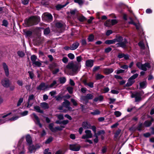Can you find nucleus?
Here are the masks:
<instances>
[{"instance_id": "49", "label": "nucleus", "mask_w": 154, "mask_h": 154, "mask_svg": "<svg viewBox=\"0 0 154 154\" xmlns=\"http://www.w3.org/2000/svg\"><path fill=\"white\" fill-rule=\"evenodd\" d=\"M68 57L71 60L74 59L75 56L72 53H69L68 55Z\"/></svg>"}, {"instance_id": "25", "label": "nucleus", "mask_w": 154, "mask_h": 154, "mask_svg": "<svg viewBox=\"0 0 154 154\" xmlns=\"http://www.w3.org/2000/svg\"><path fill=\"white\" fill-rule=\"evenodd\" d=\"M54 125L53 123H51L49 125V128L50 130L53 132H55L54 128Z\"/></svg>"}, {"instance_id": "24", "label": "nucleus", "mask_w": 154, "mask_h": 154, "mask_svg": "<svg viewBox=\"0 0 154 154\" xmlns=\"http://www.w3.org/2000/svg\"><path fill=\"white\" fill-rule=\"evenodd\" d=\"M67 3H66L64 5H61V4H58L56 6V8L57 10H59L60 9L63 8L64 7L66 6Z\"/></svg>"}, {"instance_id": "23", "label": "nucleus", "mask_w": 154, "mask_h": 154, "mask_svg": "<svg viewBox=\"0 0 154 154\" xmlns=\"http://www.w3.org/2000/svg\"><path fill=\"white\" fill-rule=\"evenodd\" d=\"M116 40H106L105 41V43L106 44H113L115 43Z\"/></svg>"}, {"instance_id": "35", "label": "nucleus", "mask_w": 154, "mask_h": 154, "mask_svg": "<svg viewBox=\"0 0 154 154\" xmlns=\"http://www.w3.org/2000/svg\"><path fill=\"white\" fill-rule=\"evenodd\" d=\"M86 96L88 100L92 99L94 97L93 94H87Z\"/></svg>"}, {"instance_id": "57", "label": "nucleus", "mask_w": 154, "mask_h": 154, "mask_svg": "<svg viewBox=\"0 0 154 154\" xmlns=\"http://www.w3.org/2000/svg\"><path fill=\"white\" fill-rule=\"evenodd\" d=\"M8 25L7 21L5 20H4L2 22V25L5 26H7Z\"/></svg>"}, {"instance_id": "1", "label": "nucleus", "mask_w": 154, "mask_h": 154, "mask_svg": "<svg viewBox=\"0 0 154 154\" xmlns=\"http://www.w3.org/2000/svg\"><path fill=\"white\" fill-rule=\"evenodd\" d=\"M40 18L38 16H32L25 20V23L28 26L36 25L38 23Z\"/></svg>"}, {"instance_id": "50", "label": "nucleus", "mask_w": 154, "mask_h": 154, "mask_svg": "<svg viewBox=\"0 0 154 154\" xmlns=\"http://www.w3.org/2000/svg\"><path fill=\"white\" fill-rule=\"evenodd\" d=\"M105 133V132L103 130H101L99 131H98L97 133H96V135L98 136H99L101 134H104Z\"/></svg>"}, {"instance_id": "38", "label": "nucleus", "mask_w": 154, "mask_h": 154, "mask_svg": "<svg viewBox=\"0 0 154 154\" xmlns=\"http://www.w3.org/2000/svg\"><path fill=\"white\" fill-rule=\"evenodd\" d=\"M23 98L21 97L20 98L18 101L17 104V106H20L21 103L23 102Z\"/></svg>"}, {"instance_id": "32", "label": "nucleus", "mask_w": 154, "mask_h": 154, "mask_svg": "<svg viewBox=\"0 0 154 154\" xmlns=\"http://www.w3.org/2000/svg\"><path fill=\"white\" fill-rule=\"evenodd\" d=\"M78 19L81 22H83L86 20V18L82 16L78 17Z\"/></svg>"}, {"instance_id": "15", "label": "nucleus", "mask_w": 154, "mask_h": 154, "mask_svg": "<svg viewBox=\"0 0 154 154\" xmlns=\"http://www.w3.org/2000/svg\"><path fill=\"white\" fill-rule=\"evenodd\" d=\"M135 82V80L132 79L130 78L128 80L127 83L126 84V87H129L132 85Z\"/></svg>"}, {"instance_id": "11", "label": "nucleus", "mask_w": 154, "mask_h": 154, "mask_svg": "<svg viewBox=\"0 0 154 154\" xmlns=\"http://www.w3.org/2000/svg\"><path fill=\"white\" fill-rule=\"evenodd\" d=\"M94 62V60H87L85 62V65L87 67L91 68L93 66Z\"/></svg>"}, {"instance_id": "14", "label": "nucleus", "mask_w": 154, "mask_h": 154, "mask_svg": "<svg viewBox=\"0 0 154 154\" xmlns=\"http://www.w3.org/2000/svg\"><path fill=\"white\" fill-rule=\"evenodd\" d=\"M32 115L34 116L35 120V123L39 125L40 127H42V125L41 123H40L39 119L38 117L36 115L35 113H33Z\"/></svg>"}, {"instance_id": "2", "label": "nucleus", "mask_w": 154, "mask_h": 154, "mask_svg": "<svg viewBox=\"0 0 154 154\" xmlns=\"http://www.w3.org/2000/svg\"><path fill=\"white\" fill-rule=\"evenodd\" d=\"M114 39L116 40L115 42H118L117 44L118 47L125 48L126 47V44L127 43L126 40L125 38L123 39L121 36H119Z\"/></svg>"}, {"instance_id": "21", "label": "nucleus", "mask_w": 154, "mask_h": 154, "mask_svg": "<svg viewBox=\"0 0 154 154\" xmlns=\"http://www.w3.org/2000/svg\"><path fill=\"white\" fill-rule=\"evenodd\" d=\"M40 106L42 108L45 109H47L49 107L48 104L45 102L41 103Z\"/></svg>"}, {"instance_id": "55", "label": "nucleus", "mask_w": 154, "mask_h": 154, "mask_svg": "<svg viewBox=\"0 0 154 154\" xmlns=\"http://www.w3.org/2000/svg\"><path fill=\"white\" fill-rule=\"evenodd\" d=\"M34 149V147L33 146H30L29 148V150L30 153H32Z\"/></svg>"}, {"instance_id": "37", "label": "nucleus", "mask_w": 154, "mask_h": 154, "mask_svg": "<svg viewBox=\"0 0 154 154\" xmlns=\"http://www.w3.org/2000/svg\"><path fill=\"white\" fill-rule=\"evenodd\" d=\"M37 57L35 55H32L31 57V59L32 62V63L36 61Z\"/></svg>"}, {"instance_id": "63", "label": "nucleus", "mask_w": 154, "mask_h": 154, "mask_svg": "<svg viewBox=\"0 0 154 154\" xmlns=\"http://www.w3.org/2000/svg\"><path fill=\"white\" fill-rule=\"evenodd\" d=\"M71 101L73 103V104L74 106H77V103L76 101L73 99H71Z\"/></svg>"}, {"instance_id": "18", "label": "nucleus", "mask_w": 154, "mask_h": 154, "mask_svg": "<svg viewBox=\"0 0 154 154\" xmlns=\"http://www.w3.org/2000/svg\"><path fill=\"white\" fill-rule=\"evenodd\" d=\"M153 119L152 118L150 121H147L145 122L144 125L146 127L149 126L152 124V122L153 121Z\"/></svg>"}, {"instance_id": "43", "label": "nucleus", "mask_w": 154, "mask_h": 154, "mask_svg": "<svg viewBox=\"0 0 154 154\" xmlns=\"http://www.w3.org/2000/svg\"><path fill=\"white\" fill-rule=\"evenodd\" d=\"M50 32V30L49 28H46L44 30V33L45 35H48Z\"/></svg>"}, {"instance_id": "3", "label": "nucleus", "mask_w": 154, "mask_h": 154, "mask_svg": "<svg viewBox=\"0 0 154 154\" xmlns=\"http://www.w3.org/2000/svg\"><path fill=\"white\" fill-rule=\"evenodd\" d=\"M81 67V65L80 63H69L66 67L68 69H72L73 72H75L78 69L80 68Z\"/></svg>"}, {"instance_id": "29", "label": "nucleus", "mask_w": 154, "mask_h": 154, "mask_svg": "<svg viewBox=\"0 0 154 154\" xmlns=\"http://www.w3.org/2000/svg\"><path fill=\"white\" fill-rule=\"evenodd\" d=\"M110 20H106L104 23V25L107 27H109L111 26Z\"/></svg>"}, {"instance_id": "12", "label": "nucleus", "mask_w": 154, "mask_h": 154, "mask_svg": "<svg viewBox=\"0 0 154 154\" xmlns=\"http://www.w3.org/2000/svg\"><path fill=\"white\" fill-rule=\"evenodd\" d=\"M82 126L85 129L91 128V124L87 122H83Z\"/></svg>"}, {"instance_id": "7", "label": "nucleus", "mask_w": 154, "mask_h": 154, "mask_svg": "<svg viewBox=\"0 0 154 154\" xmlns=\"http://www.w3.org/2000/svg\"><path fill=\"white\" fill-rule=\"evenodd\" d=\"M37 89L38 90H45L48 89V85L45 84L44 83H42L37 88Z\"/></svg>"}, {"instance_id": "58", "label": "nucleus", "mask_w": 154, "mask_h": 154, "mask_svg": "<svg viewBox=\"0 0 154 154\" xmlns=\"http://www.w3.org/2000/svg\"><path fill=\"white\" fill-rule=\"evenodd\" d=\"M94 132V134H96V128L95 126H91V128Z\"/></svg>"}, {"instance_id": "33", "label": "nucleus", "mask_w": 154, "mask_h": 154, "mask_svg": "<svg viewBox=\"0 0 154 154\" xmlns=\"http://www.w3.org/2000/svg\"><path fill=\"white\" fill-rule=\"evenodd\" d=\"M57 84L56 81H54L50 85H48L49 89L53 88Z\"/></svg>"}, {"instance_id": "13", "label": "nucleus", "mask_w": 154, "mask_h": 154, "mask_svg": "<svg viewBox=\"0 0 154 154\" xmlns=\"http://www.w3.org/2000/svg\"><path fill=\"white\" fill-rule=\"evenodd\" d=\"M3 69L5 71V74L7 76L9 75V70L7 65L5 63H3L2 64Z\"/></svg>"}, {"instance_id": "54", "label": "nucleus", "mask_w": 154, "mask_h": 154, "mask_svg": "<svg viewBox=\"0 0 154 154\" xmlns=\"http://www.w3.org/2000/svg\"><path fill=\"white\" fill-rule=\"evenodd\" d=\"M138 74H135L132 75L130 78L134 80V79L137 77Z\"/></svg>"}, {"instance_id": "51", "label": "nucleus", "mask_w": 154, "mask_h": 154, "mask_svg": "<svg viewBox=\"0 0 154 154\" xmlns=\"http://www.w3.org/2000/svg\"><path fill=\"white\" fill-rule=\"evenodd\" d=\"M93 83L92 82H90L88 83H87L86 82H85V85H88V86H89L90 88H93Z\"/></svg>"}, {"instance_id": "30", "label": "nucleus", "mask_w": 154, "mask_h": 154, "mask_svg": "<svg viewBox=\"0 0 154 154\" xmlns=\"http://www.w3.org/2000/svg\"><path fill=\"white\" fill-rule=\"evenodd\" d=\"M146 81L141 82L140 83V87L142 88H146Z\"/></svg>"}, {"instance_id": "8", "label": "nucleus", "mask_w": 154, "mask_h": 154, "mask_svg": "<svg viewBox=\"0 0 154 154\" xmlns=\"http://www.w3.org/2000/svg\"><path fill=\"white\" fill-rule=\"evenodd\" d=\"M80 146L77 144H71L69 146V148L70 150L75 151H77L79 150Z\"/></svg>"}, {"instance_id": "26", "label": "nucleus", "mask_w": 154, "mask_h": 154, "mask_svg": "<svg viewBox=\"0 0 154 154\" xmlns=\"http://www.w3.org/2000/svg\"><path fill=\"white\" fill-rule=\"evenodd\" d=\"M113 71V69L112 68L106 69H105L104 72L107 74H109L112 73Z\"/></svg>"}, {"instance_id": "22", "label": "nucleus", "mask_w": 154, "mask_h": 154, "mask_svg": "<svg viewBox=\"0 0 154 154\" xmlns=\"http://www.w3.org/2000/svg\"><path fill=\"white\" fill-rule=\"evenodd\" d=\"M103 98V97L102 95H100L98 97L95 98L94 99V101L95 102H97L98 101H101Z\"/></svg>"}, {"instance_id": "5", "label": "nucleus", "mask_w": 154, "mask_h": 154, "mask_svg": "<svg viewBox=\"0 0 154 154\" xmlns=\"http://www.w3.org/2000/svg\"><path fill=\"white\" fill-rule=\"evenodd\" d=\"M42 19L44 20L51 22L52 21L53 17L51 14L48 13H44L42 16Z\"/></svg>"}, {"instance_id": "46", "label": "nucleus", "mask_w": 154, "mask_h": 154, "mask_svg": "<svg viewBox=\"0 0 154 154\" xmlns=\"http://www.w3.org/2000/svg\"><path fill=\"white\" fill-rule=\"evenodd\" d=\"M124 72V70L123 69H118L115 71V72L117 74H119L123 73Z\"/></svg>"}, {"instance_id": "41", "label": "nucleus", "mask_w": 154, "mask_h": 154, "mask_svg": "<svg viewBox=\"0 0 154 154\" xmlns=\"http://www.w3.org/2000/svg\"><path fill=\"white\" fill-rule=\"evenodd\" d=\"M73 88L71 87H68L67 88V90L71 94L73 92Z\"/></svg>"}, {"instance_id": "61", "label": "nucleus", "mask_w": 154, "mask_h": 154, "mask_svg": "<svg viewBox=\"0 0 154 154\" xmlns=\"http://www.w3.org/2000/svg\"><path fill=\"white\" fill-rule=\"evenodd\" d=\"M112 50V48L110 47H108L105 49V51L106 53L109 52Z\"/></svg>"}, {"instance_id": "27", "label": "nucleus", "mask_w": 154, "mask_h": 154, "mask_svg": "<svg viewBox=\"0 0 154 154\" xmlns=\"http://www.w3.org/2000/svg\"><path fill=\"white\" fill-rule=\"evenodd\" d=\"M59 80L60 83L63 84L64 83L66 82V79L65 77H62L59 78Z\"/></svg>"}, {"instance_id": "48", "label": "nucleus", "mask_w": 154, "mask_h": 154, "mask_svg": "<svg viewBox=\"0 0 154 154\" xmlns=\"http://www.w3.org/2000/svg\"><path fill=\"white\" fill-rule=\"evenodd\" d=\"M18 55L21 57H23L24 55V53L22 51H19L17 52Z\"/></svg>"}, {"instance_id": "10", "label": "nucleus", "mask_w": 154, "mask_h": 154, "mask_svg": "<svg viewBox=\"0 0 154 154\" xmlns=\"http://www.w3.org/2000/svg\"><path fill=\"white\" fill-rule=\"evenodd\" d=\"M2 84L5 87H8L9 86V80L6 78H5L2 80Z\"/></svg>"}, {"instance_id": "34", "label": "nucleus", "mask_w": 154, "mask_h": 154, "mask_svg": "<svg viewBox=\"0 0 154 154\" xmlns=\"http://www.w3.org/2000/svg\"><path fill=\"white\" fill-rule=\"evenodd\" d=\"M94 39V36L92 34L90 35L88 38V40L89 42H92L93 41Z\"/></svg>"}, {"instance_id": "53", "label": "nucleus", "mask_w": 154, "mask_h": 154, "mask_svg": "<svg viewBox=\"0 0 154 154\" xmlns=\"http://www.w3.org/2000/svg\"><path fill=\"white\" fill-rule=\"evenodd\" d=\"M111 25H113L117 23V21L116 20L113 19L110 20Z\"/></svg>"}, {"instance_id": "19", "label": "nucleus", "mask_w": 154, "mask_h": 154, "mask_svg": "<svg viewBox=\"0 0 154 154\" xmlns=\"http://www.w3.org/2000/svg\"><path fill=\"white\" fill-rule=\"evenodd\" d=\"M86 134L88 138H91L92 137V135L91 131L89 130H86L85 131Z\"/></svg>"}, {"instance_id": "60", "label": "nucleus", "mask_w": 154, "mask_h": 154, "mask_svg": "<svg viewBox=\"0 0 154 154\" xmlns=\"http://www.w3.org/2000/svg\"><path fill=\"white\" fill-rule=\"evenodd\" d=\"M62 26L63 24L59 22L57 23L56 24V26L58 28H60L62 27Z\"/></svg>"}, {"instance_id": "62", "label": "nucleus", "mask_w": 154, "mask_h": 154, "mask_svg": "<svg viewBox=\"0 0 154 154\" xmlns=\"http://www.w3.org/2000/svg\"><path fill=\"white\" fill-rule=\"evenodd\" d=\"M58 118L60 120H62L63 119V115L60 114L57 115Z\"/></svg>"}, {"instance_id": "47", "label": "nucleus", "mask_w": 154, "mask_h": 154, "mask_svg": "<svg viewBox=\"0 0 154 154\" xmlns=\"http://www.w3.org/2000/svg\"><path fill=\"white\" fill-rule=\"evenodd\" d=\"M20 116H15L12 118H10L9 119V121H15Z\"/></svg>"}, {"instance_id": "42", "label": "nucleus", "mask_w": 154, "mask_h": 154, "mask_svg": "<svg viewBox=\"0 0 154 154\" xmlns=\"http://www.w3.org/2000/svg\"><path fill=\"white\" fill-rule=\"evenodd\" d=\"M75 3H78L79 5H82L83 3V2L82 0H74Z\"/></svg>"}, {"instance_id": "20", "label": "nucleus", "mask_w": 154, "mask_h": 154, "mask_svg": "<svg viewBox=\"0 0 154 154\" xmlns=\"http://www.w3.org/2000/svg\"><path fill=\"white\" fill-rule=\"evenodd\" d=\"M32 64L34 66H37L38 67H40L42 65V62L41 61L39 60L38 61H35L32 63Z\"/></svg>"}, {"instance_id": "39", "label": "nucleus", "mask_w": 154, "mask_h": 154, "mask_svg": "<svg viewBox=\"0 0 154 154\" xmlns=\"http://www.w3.org/2000/svg\"><path fill=\"white\" fill-rule=\"evenodd\" d=\"M104 77V76L99 74H98L96 75V79L97 80L102 79Z\"/></svg>"}, {"instance_id": "52", "label": "nucleus", "mask_w": 154, "mask_h": 154, "mask_svg": "<svg viewBox=\"0 0 154 154\" xmlns=\"http://www.w3.org/2000/svg\"><path fill=\"white\" fill-rule=\"evenodd\" d=\"M100 69V66H95L93 68V71L94 72H95L98 70Z\"/></svg>"}, {"instance_id": "4", "label": "nucleus", "mask_w": 154, "mask_h": 154, "mask_svg": "<svg viewBox=\"0 0 154 154\" xmlns=\"http://www.w3.org/2000/svg\"><path fill=\"white\" fill-rule=\"evenodd\" d=\"M136 65L139 69L144 71H146L147 70V68H150V66L149 63L142 64L140 62H138L137 63Z\"/></svg>"}, {"instance_id": "16", "label": "nucleus", "mask_w": 154, "mask_h": 154, "mask_svg": "<svg viewBox=\"0 0 154 154\" xmlns=\"http://www.w3.org/2000/svg\"><path fill=\"white\" fill-rule=\"evenodd\" d=\"M79 45V43L78 42L74 43L71 46V50H73L76 49Z\"/></svg>"}, {"instance_id": "17", "label": "nucleus", "mask_w": 154, "mask_h": 154, "mask_svg": "<svg viewBox=\"0 0 154 154\" xmlns=\"http://www.w3.org/2000/svg\"><path fill=\"white\" fill-rule=\"evenodd\" d=\"M26 140L27 143L29 145H31L32 143V140L31 137L29 135H27L26 137Z\"/></svg>"}, {"instance_id": "64", "label": "nucleus", "mask_w": 154, "mask_h": 154, "mask_svg": "<svg viewBox=\"0 0 154 154\" xmlns=\"http://www.w3.org/2000/svg\"><path fill=\"white\" fill-rule=\"evenodd\" d=\"M49 149H46L44 151V153L45 154H51V152H49Z\"/></svg>"}, {"instance_id": "28", "label": "nucleus", "mask_w": 154, "mask_h": 154, "mask_svg": "<svg viewBox=\"0 0 154 154\" xmlns=\"http://www.w3.org/2000/svg\"><path fill=\"white\" fill-rule=\"evenodd\" d=\"M34 108L37 112L39 113H43V111L41 110L39 106H34Z\"/></svg>"}, {"instance_id": "45", "label": "nucleus", "mask_w": 154, "mask_h": 154, "mask_svg": "<svg viewBox=\"0 0 154 154\" xmlns=\"http://www.w3.org/2000/svg\"><path fill=\"white\" fill-rule=\"evenodd\" d=\"M100 113V112L98 110H95L93 112H91V114L93 115H98Z\"/></svg>"}, {"instance_id": "44", "label": "nucleus", "mask_w": 154, "mask_h": 154, "mask_svg": "<svg viewBox=\"0 0 154 154\" xmlns=\"http://www.w3.org/2000/svg\"><path fill=\"white\" fill-rule=\"evenodd\" d=\"M139 46L141 49H144L145 46L144 44L142 42H140L138 44Z\"/></svg>"}, {"instance_id": "36", "label": "nucleus", "mask_w": 154, "mask_h": 154, "mask_svg": "<svg viewBox=\"0 0 154 154\" xmlns=\"http://www.w3.org/2000/svg\"><path fill=\"white\" fill-rule=\"evenodd\" d=\"M28 113V111L26 110L20 113V116H24L27 115Z\"/></svg>"}, {"instance_id": "31", "label": "nucleus", "mask_w": 154, "mask_h": 154, "mask_svg": "<svg viewBox=\"0 0 154 154\" xmlns=\"http://www.w3.org/2000/svg\"><path fill=\"white\" fill-rule=\"evenodd\" d=\"M80 99L81 100L85 101L86 103L88 102V99L86 95V96H81Z\"/></svg>"}, {"instance_id": "6", "label": "nucleus", "mask_w": 154, "mask_h": 154, "mask_svg": "<svg viewBox=\"0 0 154 154\" xmlns=\"http://www.w3.org/2000/svg\"><path fill=\"white\" fill-rule=\"evenodd\" d=\"M34 97V96L32 94L31 95L29 96L27 103V104L26 106L27 108H30L32 105L33 102L32 101V100H33Z\"/></svg>"}, {"instance_id": "59", "label": "nucleus", "mask_w": 154, "mask_h": 154, "mask_svg": "<svg viewBox=\"0 0 154 154\" xmlns=\"http://www.w3.org/2000/svg\"><path fill=\"white\" fill-rule=\"evenodd\" d=\"M52 138L51 137H50L48 138L45 141V143L46 144H48L51 141H52Z\"/></svg>"}, {"instance_id": "9", "label": "nucleus", "mask_w": 154, "mask_h": 154, "mask_svg": "<svg viewBox=\"0 0 154 154\" xmlns=\"http://www.w3.org/2000/svg\"><path fill=\"white\" fill-rule=\"evenodd\" d=\"M70 102L67 100H66L63 103V106L68 109V110L71 111L72 110V108L70 106Z\"/></svg>"}, {"instance_id": "40", "label": "nucleus", "mask_w": 154, "mask_h": 154, "mask_svg": "<svg viewBox=\"0 0 154 154\" xmlns=\"http://www.w3.org/2000/svg\"><path fill=\"white\" fill-rule=\"evenodd\" d=\"M114 114L117 117L120 116L122 114V113L119 111H115L114 112Z\"/></svg>"}, {"instance_id": "56", "label": "nucleus", "mask_w": 154, "mask_h": 154, "mask_svg": "<svg viewBox=\"0 0 154 154\" xmlns=\"http://www.w3.org/2000/svg\"><path fill=\"white\" fill-rule=\"evenodd\" d=\"M76 60L78 63H80L82 60V58L81 56H78L76 57Z\"/></svg>"}]
</instances>
